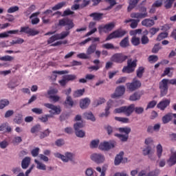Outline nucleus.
Wrapping results in <instances>:
<instances>
[{
	"label": "nucleus",
	"mask_w": 176,
	"mask_h": 176,
	"mask_svg": "<svg viewBox=\"0 0 176 176\" xmlns=\"http://www.w3.org/2000/svg\"><path fill=\"white\" fill-rule=\"evenodd\" d=\"M58 36V39H64V38H67L69 35V32H63L60 34H56Z\"/></svg>",
	"instance_id": "nucleus-55"
},
{
	"label": "nucleus",
	"mask_w": 176,
	"mask_h": 176,
	"mask_svg": "<svg viewBox=\"0 0 176 176\" xmlns=\"http://www.w3.org/2000/svg\"><path fill=\"white\" fill-rule=\"evenodd\" d=\"M44 107L50 109L49 113L52 115V118H53L54 115H60L61 113V107L60 106H56L52 103H45Z\"/></svg>",
	"instance_id": "nucleus-5"
},
{
	"label": "nucleus",
	"mask_w": 176,
	"mask_h": 176,
	"mask_svg": "<svg viewBox=\"0 0 176 176\" xmlns=\"http://www.w3.org/2000/svg\"><path fill=\"white\" fill-rule=\"evenodd\" d=\"M126 91V88L124 86H119L116 89L115 92L111 95V98H118V97H122L124 92Z\"/></svg>",
	"instance_id": "nucleus-17"
},
{
	"label": "nucleus",
	"mask_w": 176,
	"mask_h": 176,
	"mask_svg": "<svg viewBox=\"0 0 176 176\" xmlns=\"http://www.w3.org/2000/svg\"><path fill=\"white\" fill-rule=\"evenodd\" d=\"M118 130H119L120 133H124L126 134V135H129V134H130V133H131V128H130L129 126L119 128Z\"/></svg>",
	"instance_id": "nucleus-39"
},
{
	"label": "nucleus",
	"mask_w": 176,
	"mask_h": 176,
	"mask_svg": "<svg viewBox=\"0 0 176 176\" xmlns=\"http://www.w3.org/2000/svg\"><path fill=\"white\" fill-rule=\"evenodd\" d=\"M144 67H139L136 71L138 78H142V75L144 74Z\"/></svg>",
	"instance_id": "nucleus-57"
},
{
	"label": "nucleus",
	"mask_w": 176,
	"mask_h": 176,
	"mask_svg": "<svg viewBox=\"0 0 176 176\" xmlns=\"http://www.w3.org/2000/svg\"><path fill=\"white\" fill-rule=\"evenodd\" d=\"M140 12H132L131 14V17L132 19H137L138 20L140 19H145L148 17V11H146V7H142L140 9Z\"/></svg>",
	"instance_id": "nucleus-9"
},
{
	"label": "nucleus",
	"mask_w": 176,
	"mask_h": 176,
	"mask_svg": "<svg viewBox=\"0 0 176 176\" xmlns=\"http://www.w3.org/2000/svg\"><path fill=\"white\" fill-rule=\"evenodd\" d=\"M118 104H116V102H113L112 100H109L107 102V106L104 109V113H102L99 114L100 118H107V116H109V109H112V108L117 107Z\"/></svg>",
	"instance_id": "nucleus-8"
},
{
	"label": "nucleus",
	"mask_w": 176,
	"mask_h": 176,
	"mask_svg": "<svg viewBox=\"0 0 176 176\" xmlns=\"http://www.w3.org/2000/svg\"><path fill=\"white\" fill-rule=\"evenodd\" d=\"M85 124H83V122H76L74 124V129L76 130V137H78L79 138H83L85 135V133L82 130H79V129H82Z\"/></svg>",
	"instance_id": "nucleus-12"
},
{
	"label": "nucleus",
	"mask_w": 176,
	"mask_h": 176,
	"mask_svg": "<svg viewBox=\"0 0 176 176\" xmlns=\"http://www.w3.org/2000/svg\"><path fill=\"white\" fill-rule=\"evenodd\" d=\"M115 120H117L118 122H121V123H129L130 120L127 118H123V117H115Z\"/></svg>",
	"instance_id": "nucleus-43"
},
{
	"label": "nucleus",
	"mask_w": 176,
	"mask_h": 176,
	"mask_svg": "<svg viewBox=\"0 0 176 176\" xmlns=\"http://www.w3.org/2000/svg\"><path fill=\"white\" fill-rule=\"evenodd\" d=\"M57 74L58 75H64L65 74H68V71H54L51 76L52 80L54 82L57 79Z\"/></svg>",
	"instance_id": "nucleus-30"
},
{
	"label": "nucleus",
	"mask_w": 176,
	"mask_h": 176,
	"mask_svg": "<svg viewBox=\"0 0 176 176\" xmlns=\"http://www.w3.org/2000/svg\"><path fill=\"white\" fill-rule=\"evenodd\" d=\"M0 60L1 61H13V60H14V58L11 56L6 55V56L0 57Z\"/></svg>",
	"instance_id": "nucleus-54"
},
{
	"label": "nucleus",
	"mask_w": 176,
	"mask_h": 176,
	"mask_svg": "<svg viewBox=\"0 0 176 176\" xmlns=\"http://www.w3.org/2000/svg\"><path fill=\"white\" fill-rule=\"evenodd\" d=\"M131 43H132V45H133V46H138V45H140V43H141L140 38L133 36L131 38Z\"/></svg>",
	"instance_id": "nucleus-49"
},
{
	"label": "nucleus",
	"mask_w": 176,
	"mask_h": 176,
	"mask_svg": "<svg viewBox=\"0 0 176 176\" xmlns=\"http://www.w3.org/2000/svg\"><path fill=\"white\" fill-rule=\"evenodd\" d=\"M83 116L85 119H87V120H91V122H94L96 120V117H94V115H93V113H91V111H87L84 113Z\"/></svg>",
	"instance_id": "nucleus-29"
},
{
	"label": "nucleus",
	"mask_w": 176,
	"mask_h": 176,
	"mask_svg": "<svg viewBox=\"0 0 176 176\" xmlns=\"http://www.w3.org/2000/svg\"><path fill=\"white\" fill-rule=\"evenodd\" d=\"M0 131L2 133H10L12 128L9 126L8 122L3 123L0 125Z\"/></svg>",
	"instance_id": "nucleus-24"
},
{
	"label": "nucleus",
	"mask_w": 176,
	"mask_h": 176,
	"mask_svg": "<svg viewBox=\"0 0 176 176\" xmlns=\"http://www.w3.org/2000/svg\"><path fill=\"white\" fill-rule=\"evenodd\" d=\"M67 5V3L65 1H62L60 3H58V4L55 5L54 7H52V10H58L61 9L62 8H64Z\"/></svg>",
	"instance_id": "nucleus-40"
},
{
	"label": "nucleus",
	"mask_w": 176,
	"mask_h": 176,
	"mask_svg": "<svg viewBox=\"0 0 176 176\" xmlns=\"http://www.w3.org/2000/svg\"><path fill=\"white\" fill-rule=\"evenodd\" d=\"M84 94H85V89H78L74 91L73 94V96L75 98H77L78 97H82V96H83Z\"/></svg>",
	"instance_id": "nucleus-38"
},
{
	"label": "nucleus",
	"mask_w": 176,
	"mask_h": 176,
	"mask_svg": "<svg viewBox=\"0 0 176 176\" xmlns=\"http://www.w3.org/2000/svg\"><path fill=\"white\" fill-rule=\"evenodd\" d=\"M90 157L91 160L95 163H97V164H101L105 162V156L101 153L91 154Z\"/></svg>",
	"instance_id": "nucleus-14"
},
{
	"label": "nucleus",
	"mask_w": 176,
	"mask_h": 176,
	"mask_svg": "<svg viewBox=\"0 0 176 176\" xmlns=\"http://www.w3.org/2000/svg\"><path fill=\"white\" fill-rule=\"evenodd\" d=\"M168 36V33L162 32L157 36V41H163V39H165V38H167Z\"/></svg>",
	"instance_id": "nucleus-50"
},
{
	"label": "nucleus",
	"mask_w": 176,
	"mask_h": 176,
	"mask_svg": "<svg viewBox=\"0 0 176 176\" xmlns=\"http://www.w3.org/2000/svg\"><path fill=\"white\" fill-rule=\"evenodd\" d=\"M134 111L135 112V113H137L138 115H141V113H144V107H136L134 104Z\"/></svg>",
	"instance_id": "nucleus-56"
},
{
	"label": "nucleus",
	"mask_w": 176,
	"mask_h": 176,
	"mask_svg": "<svg viewBox=\"0 0 176 176\" xmlns=\"http://www.w3.org/2000/svg\"><path fill=\"white\" fill-rule=\"evenodd\" d=\"M30 163H31V158L29 157H25L21 162L22 168L25 170L30 166Z\"/></svg>",
	"instance_id": "nucleus-31"
},
{
	"label": "nucleus",
	"mask_w": 176,
	"mask_h": 176,
	"mask_svg": "<svg viewBox=\"0 0 176 176\" xmlns=\"http://www.w3.org/2000/svg\"><path fill=\"white\" fill-rule=\"evenodd\" d=\"M91 100L89 98H85L80 100V107L81 109H86L90 105Z\"/></svg>",
	"instance_id": "nucleus-21"
},
{
	"label": "nucleus",
	"mask_w": 176,
	"mask_h": 176,
	"mask_svg": "<svg viewBox=\"0 0 176 176\" xmlns=\"http://www.w3.org/2000/svg\"><path fill=\"white\" fill-rule=\"evenodd\" d=\"M142 25L144 27H153L155 21L151 19H146L142 21Z\"/></svg>",
	"instance_id": "nucleus-25"
},
{
	"label": "nucleus",
	"mask_w": 176,
	"mask_h": 176,
	"mask_svg": "<svg viewBox=\"0 0 176 176\" xmlns=\"http://www.w3.org/2000/svg\"><path fill=\"white\" fill-rule=\"evenodd\" d=\"M65 103L67 107H74V100H72V98H71V96L67 97Z\"/></svg>",
	"instance_id": "nucleus-48"
},
{
	"label": "nucleus",
	"mask_w": 176,
	"mask_h": 176,
	"mask_svg": "<svg viewBox=\"0 0 176 176\" xmlns=\"http://www.w3.org/2000/svg\"><path fill=\"white\" fill-rule=\"evenodd\" d=\"M160 174V170L159 169H155L148 173L147 176H157Z\"/></svg>",
	"instance_id": "nucleus-63"
},
{
	"label": "nucleus",
	"mask_w": 176,
	"mask_h": 176,
	"mask_svg": "<svg viewBox=\"0 0 176 176\" xmlns=\"http://www.w3.org/2000/svg\"><path fill=\"white\" fill-rule=\"evenodd\" d=\"M123 156H124V153L123 151H120L115 157L114 164L115 166H119L122 163V160H123Z\"/></svg>",
	"instance_id": "nucleus-23"
},
{
	"label": "nucleus",
	"mask_w": 176,
	"mask_h": 176,
	"mask_svg": "<svg viewBox=\"0 0 176 176\" xmlns=\"http://www.w3.org/2000/svg\"><path fill=\"white\" fill-rule=\"evenodd\" d=\"M59 25H63V27H65L67 31H68V30H72V28L75 27L74 22L69 19H60L59 21Z\"/></svg>",
	"instance_id": "nucleus-15"
},
{
	"label": "nucleus",
	"mask_w": 176,
	"mask_h": 176,
	"mask_svg": "<svg viewBox=\"0 0 176 176\" xmlns=\"http://www.w3.org/2000/svg\"><path fill=\"white\" fill-rule=\"evenodd\" d=\"M127 34V32L122 30H118L110 34L106 38V41H111V39H116L117 38H122V36H124Z\"/></svg>",
	"instance_id": "nucleus-10"
},
{
	"label": "nucleus",
	"mask_w": 176,
	"mask_h": 176,
	"mask_svg": "<svg viewBox=\"0 0 176 176\" xmlns=\"http://www.w3.org/2000/svg\"><path fill=\"white\" fill-rule=\"evenodd\" d=\"M82 0H74V5L72 6V10H78V9H80V4L79 2H80Z\"/></svg>",
	"instance_id": "nucleus-42"
},
{
	"label": "nucleus",
	"mask_w": 176,
	"mask_h": 176,
	"mask_svg": "<svg viewBox=\"0 0 176 176\" xmlns=\"http://www.w3.org/2000/svg\"><path fill=\"white\" fill-rule=\"evenodd\" d=\"M93 174H94V170H93L91 168H88L85 170L86 176H91Z\"/></svg>",
	"instance_id": "nucleus-64"
},
{
	"label": "nucleus",
	"mask_w": 176,
	"mask_h": 176,
	"mask_svg": "<svg viewBox=\"0 0 176 176\" xmlns=\"http://www.w3.org/2000/svg\"><path fill=\"white\" fill-rule=\"evenodd\" d=\"M141 96H142L141 93L135 92L130 96L129 100L130 101H138V100H140Z\"/></svg>",
	"instance_id": "nucleus-35"
},
{
	"label": "nucleus",
	"mask_w": 176,
	"mask_h": 176,
	"mask_svg": "<svg viewBox=\"0 0 176 176\" xmlns=\"http://www.w3.org/2000/svg\"><path fill=\"white\" fill-rule=\"evenodd\" d=\"M49 118H52V115L46 114L44 116L40 117L39 120H41V122H43V123H46V122L49 120Z\"/></svg>",
	"instance_id": "nucleus-61"
},
{
	"label": "nucleus",
	"mask_w": 176,
	"mask_h": 176,
	"mask_svg": "<svg viewBox=\"0 0 176 176\" xmlns=\"http://www.w3.org/2000/svg\"><path fill=\"white\" fill-rule=\"evenodd\" d=\"M116 137H118L122 142H126L129 140L128 135L116 134Z\"/></svg>",
	"instance_id": "nucleus-46"
},
{
	"label": "nucleus",
	"mask_w": 176,
	"mask_h": 176,
	"mask_svg": "<svg viewBox=\"0 0 176 176\" xmlns=\"http://www.w3.org/2000/svg\"><path fill=\"white\" fill-rule=\"evenodd\" d=\"M138 2H140V0H129V6H128V8H127L128 12H131V10L133 8H135Z\"/></svg>",
	"instance_id": "nucleus-32"
},
{
	"label": "nucleus",
	"mask_w": 176,
	"mask_h": 176,
	"mask_svg": "<svg viewBox=\"0 0 176 176\" xmlns=\"http://www.w3.org/2000/svg\"><path fill=\"white\" fill-rule=\"evenodd\" d=\"M171 69H174L173 67L170 68V67H166L165 68L164 73L162 74V77H164V76H168L169 78H171V76H173V74H171Z\"/></svg>",
	"instance_id": "nucleus-37"
},
{
	"label": "nucleus",
	"mask_w": 176,
	"mask_h": 176,
	"mask_svg": "<svg viewBox=\"0 0 176 176\" xmlns=\"http://www.w3.org/2000/svg\"><path fill=\"white\" fill-rule=\"evenodd\" d=\"M10 102L8 99H3L0 100V109H3L5 107H8L9 105Z\"/></svg>",
	"instance_id": "nucleus-45"
},
{
	"label": "nucleus",
	"mask_w": 176,
	"mask_h": 176,
	"mask_svg": "<svg viewBox=\"0 0 176 176\" xmlns=\"http://www.w3.org/2000/svg\"><path fill=\"white\" fill-rule=\"evenodd\" d=\"M172 119L171 114L168 113L165 115L164 117H162V122L164 124H166V123H168Z\"/></svg>",
	"instance_id": "nucleus-41"
},
{
	"label": "nucleus",
	"mask_w": 176,
	"mask_h": 176,
	"mask_svg": "<svg viewBox=\"0 0 176 176\" xmlns=\"http://www.w3.org/2000/svg\"><path fill=\"white\" fill-rule=\"evenodd\" d=\"M102 16H104L102 13L94 12L89 15V17H92L95 21H100L102 19Z\"/></svg>",
	"instance_id": "nucleus-26"
},
{
	"label": "nucleus",
	"mask_w": 176,
	"mask_h": 176,
	"mask_svg": "<svg viewBox=\"0 0 176 176\" xmlns=\"http://www.w3.org/2000/svg\"><path fill=\"white\" fill-rule=\"evenodd\" d=\"M138 23H140V19H132L130 24L131 28H133V30L137 28V27H138Z\"/></svg>",
	"instance_id": "nucleus-47"
},
{
	"label": "nucleus",
	"mask_w": 176,
	"mask_h": 176,
	"mask_svg": "<svg viewBox=\"0 0 176 176\" xmlns=\"http://www.w3.org/2000/svg\"><path fill=\"white\" fill-rule=\"evenodd\" d=\"M171 102V100L170 99H163L159 104L157 105V108L159 109H161V111H164Z\"/></svg>",
	"instance_id": "nucleus-18"
},
{
	"label": "nucleus",
	"mask_w": 176,
	"mask_h": 176,
	"mask_svg": "<svg viewBox=\"0 0 176 176\" xmlns=\"http://www.w3.org/2000/svg\"><path fill=\"white\" fill-rule=\"evenodd\" d=\"M77 57L78 58H81L82 60H87V59L90 58L91 56H89V54L87 52V54H85V53L78 54H77Z\"/></svg>",
	"instance_id": "nucleus-52"
},
{
	"label": "nucleus",
	"mask_w": 176,
	"mask_h": 176,
	"mask_svg": "<svg viewBox=\"0 0 176 176\" xmlns=\"http://www.w3.org/2000/svg\"><path fill=\"white\" fill-rule=\"evenodd\" d=\"M168 85L170 82L168 79L164 78L160 82V96L161 97H164L168 91Z\"/></svg>",
	"instance_id": "nucleus-6"
},
{
	"label": "nucleus",
	"mask_w": 176,
	"mask_h": 176,
	"mask_svg": "<svg viewBox=\"0 0 176 176\" xmlns=\"http://www.w3.org/2000/svg\"><path fill=\"white\" fill-rule=\"evenodd\" d=\"M116 146V142L115 140H110L109 142H102L99 144V149L100 151H110Z\"/></svg>",
	"instance_id": "nucleus-7"
},
{
	"label": "nucleus",
	"mask_w": 176,
	"mask_h": 176,
	"mask_svg": "<svg viewBox=\"0 0 176 176\" xmlns=\"http://www.w3.org/2000/svg\"><path fill=\"white\" fill-rule=\"evenodd\" d=\"M156 155L158 159H161L162 156H163V146L161 144H158L156 147Z\"/></svg>",
	"instance_id": "nucleus-27"
},
{
	"label": "nucleus",
	"mask_w": 176,
	"mask_h": 176,
	"mask_svg": "<svg viewBox=\"0 0 176 176\" xmlns=\"http://www.w3.org/2000/svg\"><path fill=\"white\" fill-rule=\"evenodd\" d=\"M141 43H142V45H148V43H149V38H148V36L144 35L141 38Z\"/></svg>",
	"instance_id": "nucleus-62"
},
{
	"label": "nucleus",
	"mask_w": 176,
	"mask_h": 176,
	"mask_svg": "<svg viewBox=\"0 0 176 176\" xmlns=\"http://www.w3.org/2000/svg\"><path fill=\"white\" fill-rule=\"evenodd\" d=\"M34 163H36V168H38V170H43V171H45L46 170V165L42 163V162L38 160H34Z\"/></svg>",
	"instance_id": "nucleus-34"
},
{
	"label": "nucleus",
	"mask_w": 176,
	"mask_h": 176,
	"mask_svg": "<svg viewBox=\"0 0 176 176\" xmlns=\"http://www.w3.org/2000/svg\"><path fill=\"white\" fill-rule=\"evenodd\" d=\"M102 47H103L104 49H107V50H115V49H118L116 47H114L113 46V44L112 43H105V44H103L102 45Z\"/></svg>",
	"instance_id": "nucleus-51"
},
{
	"label": "nucleus",
	"mask_w": 176,
	"mask_h": 176,
	"mask_svg": "<svg viewBox=\"0 0 176 176\" xmlns=\"http://www.w3.org/2000/svg\"><path fill=\"white\" fill-rule=\"evenodd\" d=\"M153 138H147L144 140V144L146 146H151V145H153L154 144Z\"/></svg>",
	"instance_id": "nucleus-53"
},
{
	"label": "nucleus",
	"mask_w": 176,
	"mask_h": 176,
	"mask_svg": "<svg viewBox=\"0 0 176 176\" xmlns=\"http://www.w3.org/2000/svg\"><path fill=\"white\" fill-rule=\"evenodd\" d=\"M136 67L137 61L129 59L127 61V66H124L122 68V72L124 74H131V72H134Z\"/></svg>",
	"instance_id": "nucleus-3"
},
{
	"label": "nucleus",
	"mask_w": 176,
	"mask_h": 176,
	"mask_svg": "<svg viewBox=\"0 0 176 176\" xmlns=\"http://www.w3.org/2000/svg\"><path fill=\"white\" fill-rule=\"evenodd\" d=\"M16 34H19V30H9L7 32L0 33V38H9V35H15Z\"/></svg>",
	"instance_id": "nucleus-22"
},
{
	"label": "nucleus",
	"mask_w": 176,
	"mask_h": 176,
	"mask_svg": "<svg viewBox=\"0 0 176 176\" xmlns=\"http://www.w3.org/2000/svg\"><path fill=\"white\" fill-rule=\"evenodd\" d=\"M141 81L137 80V78H134L133 82L131 83H126V86L130 91H134L137 90V89H140L141 87Z\"/></svg>",
	"instance_id": "nucleus-13"
},
{
	"label": "nucleus",
	"mask_w": 176,
	"mask_h": 176,
	"mask_svg": "<svg viewBox=\"0 0 176 176\" xmlns=\"http://www.w3.org/2000/svg\"><path fill=\"white\" fill-rule=\"evenodd\" d=\"M21 43H24V39L18 38L16 40H12L11 42V45H21Z\"/></svg>",
	"instance_id": "nucleus-58"
},
{
	"label": "nucleus",
	"mask_w": 176,
	"mask_h": 176,
	"mask_svg": "<svg viewBox=\"0 0 176 176\" xmlns=\"http://www.w3.org/2000/svg\"><path fill=\"white\" fill-rule=\"evenodd\" d=\"M120 46H121V47H127V46H129V37H125L122 39L120 43Z\"/></svg>",
	"instance_id": "nucleus-44"
},
{
	"label": "nucleus",
	"mask_w": 176,
	"mask_h": 176,
	"mask_svg": "<svg viewBox=\"0 0 176 176\" xmlns=\"http://www.w3.org/2000/svg\"><path fill=\"white\" fill-rule=\"evenodd\" d=\"M133 112H134V104L123 107V113L126 116H131Z\"/></svg>",
	"instance_id": "nucleus-19"
},
{
	"label": "nucleus",
	"mask_w": 176,
	"mask_h": 176,
	"mask_svg": "<svg viewBox=\"0 0 176 176\" xmlns=\"http://www.w3.org/2000/svg\"><path fill=\"white\" fill-rule=\"evenodd\" d=\"M143 156H148V159L152 162H155L156 160V155H155V150L152 148L151 146H146L143 148L142 151Z\"/></svg>",
	"instance_id": "nucleus-2"
},
{
	"label": "nucleus",
	"mask_w": 176,
	"mask_h": 176,
	"mask_svg": "<svg viewBox=\"0 0 176 176\" xmlns=\"http://www.w3.org/2000/svg\"><path fill=\"white\" fill-rule=\"evenodd\" d=\"M54 156L55 157H57L58 159H60L63 163H68L69 162H74L75 159V154L71 153V152H66L64 155L60 153H55L54 154Z\"/></svg>",
	"instance_id": "nucleus-1"
},
{
	"label": "nucleus",
	"mask_w": 176,
	"mask_h": 176,
	"mask_svg": "<svg viewBox=\"0 0 176 176\" xmlns=\"http://www.w3.org/2000/svg\"><path fill=\"white\" fill-rule=\"evenodd\" d=\"M166 163L169 166V167H172V166L176 164V157L175 155H174V153H171V155L169 157V159L167 160Z\"/></svg>",
	"instance_id": "nucleus-28"
},
{
	"label": "nucleus",
	"mask_w": 176,
	"mask_h": 176,
	"mask_svg": "<svg viewBox=\"0 0 176 176\" xmlns=\"http://www.w3.org/2000/svg\"><path fill=\"white\" fill-rule=\"evenodd\" d=\"M96 23L94 21H91L89 24L88 28L91 30L86 34V36H90V35H93L95 32H97V28H96Z\"/></svg>",
	"instance_id": "nucleus-20"
},
{
	"label": "nucleus",
	"mask_w": 176,
	"mask_h": 176,
	"mask_svg": "<svg viewBox=\"0 0 176 176\" xmlns=\"http://www.w3.org/2000/svg\"><path fill=\"white\" fill-rule=\"evenodd\" d=\"M113 28H115V23L112 22L106 25H99L98 30L99 34H102V32L107 34V32H110V31H112Z\"/></svg>",
	"instance_id": "nucleus-11"
},
{
	"label": "nucleus",
	"mask_w": 176,
	"mask_h": 176,
	"mask_svg": "<svg viewBox=\"0 0 176 176\" xmlns=\"http://www.w3.org/2000/svg\"><path fill=\"white\" fill-rule=\"evenodd\" d=\"M96 49L97 45H96L95 44H92L87 48V54H88V56H91V54H93V53L96 52Z\"/></svg>",
	"instance_id": "nucleus-36"
},
{
	"label": "nucleus",
	"mask_w": 176,
	"mask_h": 176,
	"mask_svg": "<svg viewBox=\"0 0 176 176\" xmlns=\"http://www.w3.org/2000/svg\"><path fill=\"white\" fill-rule=\"evenodd\" d=\"M38 15L39 12H35L30 16V19H32V24L35 25L39 23V19L38 18Z\"/></svg>",
	"instance_id": "nucleus-33"
},
{
	"label": "nucleus",
	"mask_w": 176,
	"mask_h": 176,
	"mask_svg": "<svg viewBox=\"0 0 176 176\" xmlns=\"http://www.w3.org/2000/svg\"><path fill=\"white\" fill-rule=\"evenodd\" d=\"M126 60H127V56L123 55V54H116L111 58V61L118 63H123V61H126Z\"/></svg>",
	"instance_id": "nucleus-16"
},
{
	"label": "nucleus",
	"mask_w": 176,
	"mask_h": 176,
	"mask_svg": "<svg viewBox=\"0 0 176 176\" xmlns=\"http://www.w3.org/2000/svg\"><path fill=\"white\" fill-rule=\"evenodd\" d=\"M100 144V140L98 139L91 140L90 143V147L91 148H97L98 146V144Z\"/></svg>",
	"instance_id": "nucleus-59"
},
{
	"label": "nucleus",
	"mask_w": 176,
	"mask_h": 176,
	"mask_svg": "<svg viewBox=\"0 0 176 176\" xmlns=\"http://www.w3.org/2000/svg\"><path fill=\"white\" fill-rule=\"evenodd\" d=\"M44 107L50 109L49 113L52 115V118H53L54 115H60L61 113V107L60 106H56L52 103H45Z\"/></svg>",
	"instance_id": "nucleus-4"
},
{
	"label": "nucleus",
	"mask_w": 176,
	"mask_h": 176,
	"mask_svg": "<svg viewBox=\"0 0 176 176\" xmlns=\"http://www.w3.org/2000/svg\"><path fill=\"white\" fill-rule=\"evenodd\" d=\"M175 0H166L165 1V8L166 9H170L173 6V3Z\"/></svg>",
	"instance_id": "nucleus-60"
}]
</instances>
